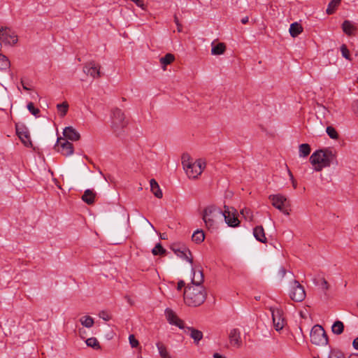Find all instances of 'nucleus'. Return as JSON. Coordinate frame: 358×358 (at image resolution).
Instances as JSON below:
<instances>
[{"instance_id":"1","label":"nucleus","mask_w":358,"mask_h":358,"mask_svg":"<svg viewBox=\"0 0 358 358\" xmlns=\"http://www.w3.org/2000/svg\"><path fill=\"white\" fill-rule=\"evenodd\" d=\"M310 162L315 166V171H320L323 168L329 167L331 164H338L336 152L331 148L316 150L311 155Z\"/></svg>"},{"instance_id":"2","label":"nucleus","mask_w":358,"mask_h":358,"mask_svg":"<svg viewBox=\"0 0 358 358\" xmlns=\"http://www.w3.org/2000/svg\"><path fill=\"white\" fill-rule=\"evenodd\" d=\"M206 292L203 285H188L184 292V300L189 306H199L206 299Z\"/></svg>"},{"instance_id":"3","label":"nucleus","mask_w":358,"mask_h":358,"mask_svg":"<svg viewBox=\"0 0 358 358\" xmlns=\"http://www.w3.org/2000/svg\"><path fill=\"white\" fill-rule=\"evenodd\" d=\"M182 164L188 178L192 179L197 178L206 166V164L202 159H199L193 162L188 154L182 155Z\"/></svg>"},{"instance_id":"4","label":"nucleus","mask_w":358,"mask_h":358,"mask_svg":"<svg viewBox=\"0 0 358 358\" xmlns=\"http://www.w3.org/2000/svg\"><path fill=\"white\" fill-rule=\"evenodd\" d=\"M128 125V120L126 119L124 112L115 108L112 110L111 128L117 136H120L124 133V129Z\"/></svg>"},{"instance_id":"5","label":"nucleus","mask_w":358,"mask_h":358,"mask_svg":"<svg viewBox=\"0 0 358 358\" xmlns=\"http://www.w3.org/2000/svg\"><path fill=\"white\" fill-rule=\"evenodd\" d=\"M310 342L316 345H326L328 343L327 335L321 325L313 327L310 333Z\"/></svg>"},{"instance_id":"6","label":"nucleus","mask_w":358,"mask_h":358,"mask_svg":"<svg viewBox=\"0 0 358 358\" xmlns=\"http://www.w3.org/2000/svg\"><path fill=\"white\" fill-rule=\"evenodd\" d=\"M222 210L219 208L211 206L206 208L203 213V220L208 229L214 228L215 219L222 215Z\"/></svg>"},{"instance_id":"7","label":"nucleus","mask_w":358,"mask_h":358,"mask_svg":"<svg viewBox=\"0 0 358 358\" xmlns=\"http://www.w3.org/2000/svg\"><path fill=\"white\" fill-rule=\"evenodd\" d=\"M268 199L271 201L272 205L286 215H289L290 201L286 196L278 194L270 195Z\"/></svg>"},{"instance_id":"8","label":"nucleus","mask_w":358,"mask_h":358,"mask_svg":"<svg viewBox=\"0 0 358 358\" xmlns=\"http://www.w3.org/2000/svg\"><path fill=\"white\" fill-rule=\"evenodd\" d=\"M306 296L304 287L299 281L293 280L289 290V296L292 300L296 302H301L305 299Z\"/></svg>"},{"instance_id":"9","label":"nucleus","mask_w":358,"mask_h":358,"mask_svg":"<svg viewBox=\"0 0 358 358\" xmlns=\"http://www.w3.org/2000/svg\"><path fill=\"white\" fill-rule=\"evenodd\" d=\"M224 208L222 215L224 217L226 223L231 227L238 226L240 222L236 215V210L234 208H229L227 206H224Z\"/></svg>"},{"instance_id":"10","label":"nucleus","mask_w":358,"mask_h":358,"mask_svg":"<svg viewBox=\"0 0 358 358\" xmlns=\"http://www.w3.org/2000/svg\"><path fill=\"white\" fill-rule=\"evenodd\" d=\"M55 149L64 156H70L74 151L73 144L63 138H58Z\"/></svg>"},{"instance_id":"11","label":"nucleus","mask_w":358,"mask_h":358,"mask_svg":"<svg viewBox=\"0 0 358 358\" xmlns=\"http://www.w3.org/2000/svg\"><path fill=\"white\" fill-rule=\"evenodd\" d=\"M15 129L16 133L20 138L22 143L27 147H31L32 143L27 128L23 124H16Z\"/></svg>"},{"instance_id":"12","label":"nucleus","mask_w":358,"mask_h":358,"mask_svg":"<svg viewBox=\"0 0 358 358\" xmlns=\"http://www.w3.org/2000/svg\"><path fill=\"white\" fill-rule=\"evenodd\" d=\"M83 72L94 78L101 77L100 66L96 64L94 61L86 63L83 66Z\"/></svg>"},{"instance_id":"13","label":"nucleus","mask_w":358,"mask_h":358,"mask_svg":"<svg viewBox=\"0 0 358 358\" xmlns=\"http://www.w3.org/2000/svg\"><path fill=\"white\" fill-rule=\"evenodd\" d=\"M174 253L179 257L186 259L190 264L193 263V258L190 250L185 245L176 246L172 248Z\"/></svg>"},{"instance_id":"14","label":"nucleus","mask_w":358,"mask_h":358,"mask_svg":"<svg viewBox=\"0 0 358 358\" xmlns=\"http://www.w3.org/2000/svg\"><path fill=\"white\" fill-rule=\"evenodd\" d=\"M272 317L274 327L276 331L282 329L285 324L282 317V312L280 309H271Z\"/></svg>"},{"instance_id":"15","label":"nucleus","mask_w":358,"mask_h":358,"mask_svg":"<svg viewBox=\"0 0 358 358\" xmlns=\"http://www.w3.org/2000/svg\"><path fill=\"white\" fill-rule=\"evenodd\" d=\"M229 341L230 344L235 348H240L242 345L241 331L238 329H232L229 334Z\"/></svg>"},{"instance_id":"16","label":"nucleus","mask_w":358,"mask_h":358,"mask_svg":"<svg viewBox=\"0 0 358 358\" xmlns=\"http://www.w3.org/2000/svg\"><path fill=\"white\" fill-rule=\"evenodd\" d=\"M166 315L167 320L171 324L178 327L180 329H185L183 325L184 322L182 320L179 319L175 313L171 309L166 310Z\"/></svg>"},{"instance_id":"17","label":"nucleus","mask_w":358,"mask_h":358,"mask_svg":"<svg viewBox=\"0 0 358 358\" xmlns=\"http://www.w3.org/2000/svg\"><path fill=\"white\" fill-rule=\"evenodd\" d=\"M63 135L65 139H69L73 141H78L80 138V134L73 127H66L63 131Z\"/></svg>"},{"instance_id":"18","label":"nucleus","mask_w":358,"mask_h":358,"mask_svg":"<svg viewBox=\"0 0 358 358\" xmlns=\"http://www.w3.org/2000/svg\"><path fill=\"white\" fill-rule=\"evenodd\" d=\"M193 277L190 285H202L203 282V271L200 268H192Z\"/></svg>"},{"instance_id":"19","label":"nucleus","mask_w":358,"mask_h":358,"mask_svg":"<svg viewBox=\"0 0 358 358\" xmlns=\"http://www.w3.org/2000/svg\"><path fill=\"white\" fill-rule=\"evenodd\" d=\"M95 197L96 192L92 189H87L84 192L81 199L87 204L92 205L94 203Z\"/></svg>"},{"instance_id":"20","label":"nucleus","mask_w":358,"mask_h":358,"mask_svg":"<svg viewBox=\"0 0 358 358\" xmlns=\"http://www.w3.org/2000/svg\"><path fill=\"white\" fill-rule=\"evenodd\" d=\"M253 235L258 241L263 243H266L267 242L264 229L262 226H257L253 230Z\"/></svg>"},{"instance_id":"21","label":"nucleus","mask_w":358,"mask_h":358,"mask_svg":"<svg viewBox=\"0 0 358 358\" xmlns=\"http://www.w3.org/2000/svg\"><path fill=\"white\" fill-rule=\"evenodd\" d=\"M186 329L189 332V336L194 340V343L199 344V341L203 338L202 331L193 327H187Z\"/></svg>"},{"instance_id":"22","label":"nucleus","mask_w":358,"mask_h":358,"mask_svg":"<svg viewBox=\"0 0 358 358\" xmlns=\"http://www.w3.org/2000/svg\"><path fill=\"white\" fill-rule=\"evenodd\" d=\"M150 190L153 194L158 199L162 198L163 194L157 182L155 179H151L150 181Z\"/></svg>"},{"instance_id":"23","label":"nucleus","mask_w":358,"mask_h":358,"mask_svg":"<svg viewBox=\"0 0 358 358\" xmlns=\"http://www.w3.org/2000/svg\"><path fill=\"white\" fill-rule=\"evenodd\" d=\"M342 29L345 34L352 36L356 30V27L348 20H345L342 24Z\"/></svg>"},{"instance_id":"24","label":"nucleus","mask_w":358,"mask_h":358,"mask_svg":"<svg viewBox=\"0 0 358 358\" xmlns=\"http://www.w3.org/2000/svg\"><path fill=\"white\" fill-rule=\"evenodd\" d=\"M303 31L302 26L298 22L291 24L289 27V33L292 37H296Z\"/></svg>"},{"instance_id":"25","label":"nucleus","mask_w":358,"mask_h":358,"mask_svg":"<svg viewBox=\"0 0 358 358\" xmlns=\"http://www.w3.org/2000/svg\"><path fill=\"white\" fill-rule=\"evenodd\" d=\"M156 346L158 349L159 354L161 358H171L169 351L167 350L166 347L162 342H157L156 343Z\"/></svg>"},{"instance_id":"26","label":"nucleus","mask_w":358,"mask_h":358,"mask_svg":"<svg viewBox=\"0 0 358 358\" xmlns=\"http://www.w3.org/2000/svg\"><path fill=\"white\" fill-rule=\"evenodd\" d=\"M205 234L203 230L197 229L195 231L192 236V241L199 244L202 243L204 241Z\"/></svg>"},{"instance_id":"27","label":"nucleus","mask_w":358,"mask_h":358,"mask_svg":"<svg viewBox=\"0 0 358 358\" xmlns=\"http://www.w3.org/2000/svg\"><path fill=\"white\" fill-rule=\"evenodd\" d=\"M344 330V324L341 321H336L332 327L331 331L334 334L340 335L343 332Z\"/></svg>"},{"instance_id":"28","label":"nucleus","mask_w":358,"mask_h":358,"mask_svg":"<svg viewBox=\"0 0 358 358\" xmlns=\"http://www.w3.org/2000/svg\"><path fill=\"white\" fill-rule=\"evenodd\" d=\"M175 60V56L171 53H167L164 57H161L159 61L160 63L163 65L164 69H165V66L168 64H171Z\"/></svg>"},{"instance_id":"29","label":"nucleus","mask_w":358,"mask_h":358,"mask_svg":"<svg viewBox=\"0 0 358 358\" xmlns=\"http://www.w3.org/2000/svg\"><path fill=\"white\" fill-rule=\"evenodd\" d=\"M341 2V0H331L328 4L326 13L328 15L333 14L336 10L337 7L340 5Z\"/></svg>"},{"instance_id":"30","label":"nucleus","mask_w":358,"mask_h":358,"mask_svg":"<svg viewBox=\"0 0 358 358\" xmlns=\"http://www.w3.org/2000/svg\"><path fill=\"white\" fill-rule=\"evenodd\" d=\"M226 45L223 43H219L211 49V53L214 55H220L225 52Z\"/></svg>"},{"instance_id":"31","label":"nucleus","mask_w":358,"mask_h":358,"mask_svg":"<svg viewBox=\"0 0 358 358\" xmlns=\"http://www.w3.org/2000/svg\"><path fill=\"white\" fill-rule=\"evenodd\" d=\"M310 146L308 143H303L299 145V156L302 157H306L308 156L310 153Z\"/></svg>"},{"instance_id":"32","label":"nucleus","mask_w":358,"mask_h":358,"mask_svg":"<svg viewBox=\"0 0 358 358\" xmlns=\"http://www.w3.org/2000/svg\"><path fill=\"white\" fill-rule=\"evenodd\" d=\"M80 322L83 327H87V328L92 327L94 324V319L91 316H89V315H85V316L80 317Z\"/></svg>"},{"instance_id":"33","label":"nucleus","mask_w":358,"mask_h":358,"mask_svg":"<svg viewBox=\"0 0 358 358\" xmlns=\"http://www.w3.org/2000/svg\"><path fill=\"white\" fill-rule=\"evenodd\" d=\"M9 59L3 55L0 54V70H6L10 68Z\"/></svg>"},{"instance_id":"34","label":"nucleus","mask_w":358,"mask_h":358,"mask_svg":"<svg viewBox=\"0 0 358 358\" xmlns=\"http://www.w3.org/2000/svg\"><path fill=\"white\" fill-rule=\"evenodd\" d=\"M85 343L88 347H91L93 349H95V350L101 349V345L96 338L92 337V338H87L85 341Z\"/></svg>"},{"instance_id":"35","label":"nucleus","mask_w":358,"mask_h":358,"mask_svg":"<svg viewBox=\"0 0 358 358\" xmlns=\"http://www.w3.org/2000/svg\"><path fill=\"white\" fill-rule=\"evenodd\" d=\"M57 108L60 113L62 117L66 115L69 108V104L66 101L63 102L62 103H59L57 105Z\"/></svg>"},{"instance_id":"36","label":"nucleus","mask_w":358,"mask_h":358,"mask_svg":"<svg viewBox=\"0 0 358 358\" xmlns=\"http://www.w3.org/2000/svg\"><path fill=\"white\" fill-rule=\"evenodd\" d=\"M327 134L328 136L332 138V139H338V134L335 129L334 127L331 126H328L326 129Z\"/></svg>"},{"instance_id":"37","label":"nucleus","mask_w":358,"mask_h":358,"mask_svg":"<svg viewBox=\"0 0 358 358\" xmlns=\"http://www.w3.org/2000/svg\"><path fill=\"white\" fill-rule=\"evenodd\" d=\"M241 214L248 221H252L253 215L252 210L248 208H244L241 210Z\"/></svg>"},{"instance_id":"38","label":"nucleus","mask_w":358,"mask_h":358,"mask_svg":"<svg viewBox=\"0 0 358 358\" xmlns=\"http://www.w3.org/2000/svg\"><path fill=\"white\" fill-rule=\"evenodd\" d=\"M152 252L154 255H163L166 253V250L162 247L161 243H157L152 249Z\"/></svg>"},{"instance_id":"39","label":"nucleus","mask_w":358,"mask_h":358,"mask_svg":"<svg viewBox=\"0 0 358 358\" xmlns=\"http://www.w3.org/2000/svg\"><path fill=\"white\" fill-rule=\"evenodd\" d=\"M341 51L343 57H345L346 59L351 60L350 52L346 45L343 44L341 46Z\"/></svg>"},{"instance_id":"40","label":"nucleus","mask_w":358,"mask_h":358,"mask_svg":"<svg viewBox=\"0 0 358 358\" xmlns=\"http://www.w3.org/2000/svg\"><path fill=\"white\" fill-rule=\"evenodd\" d=\"M27 109L29 111L34 115L37 116L38 114L40 113V110L38 108H36L34 107V105L32 102H29L27 104Z\"/></svg>"},{"instance_id":"41","label":"nucleus","mask_w":358,"mask_h":358,"mask_svg":"<svg viewBox=\"0 0 358 358\" xmlns=\"http://www.w3.org/2000/svg\"><path fill=\"white\" fill-rule=\"evenodd\" d=\"M328 358H345L343 353L341 351L333 350L329 353Z\"/></svg>"},{"instance_id":"42","label":"nucleus","mask_w":358,"mask_h":358,"mask_svg":"<svg viewBox=\"0 0 358 358\" xmlns=\"http://www.w3.org/2000/svg\"><path fill=\"white\" fill-rule=\"evenodd\" d=\"M129 341L132 348H136L139 345L138 340L136 339L135 336L133 334L129 336Z\"/></svg>"},{"instance_id":"43","label":"nucleus","mask_w":358,"mask_h":358,"mask_svg":"<svg viewBox=\"0 0 358 358\" xmlns=\"http://www.w3.org/2000/svg\"><path fill=\"white\" fill-rule=\"evenodd\" d=\"M99 317L105 321H108L111 319V316L106 311H101L99 313Z\"/></svg>"},{"instance_id":"44","label":"nucleus","mask_w":358,"mask_h":358,"mask_svg":"<svg viewBox=\"0 0 358 358\" xmlns=\"http://www.w3.org/2000/svg\"><path fill=\"white\" fill-rule=\"evenodd\" d=\"M351 106L353 112L358 115V100L353 101Z\"/></svg>"},{"instance_id":"45","label":"nucleus","mask_w":358,"mask_h":358,"mask_svg":"<svg viewBox=\"0 0 358 358\" xmlns=\"http://www.w3.org/2000/svg\"><path fill=\"white\" fill-rule=\"evenodd\" d=\"M174 22L177 25V29L178 32H181L182 29V24L179 22L178 18L176 15L174 16Z\"/></svg>"},{"instance_id":"46","label":"nucleus","mask_w":358,"mask_h":358,"mask_svg":"<svg viewBox=\"0 0 358 358\" xmlns=\"http://www.w3.org/2000/svg\"><path fill=\"white\" fill-rule=\"evenodd\" d=\"M288 173H289V176L290 179H291V180H292V186H293V187H294V189H296V187H297L296 181L294 180V176H293V175H292V172H291L289 170H288Z\"/></svg>"},{"instance_id":"47","label":"nucleus","mask_w":358,"mask_h":358,"mask_svg":"<svg viewBox=\"0 0 358 358\" xmlns=\"http://www.w3.org/2000/svg\"><path fill=\"white\" fill-rule=\"evenodd\" d=\"M185 285V283L183 280H180L178 282V285H177V289L178 290H181Z\"/></svg>"},{"instance_id":"48","label":"nucleus","mask_w":358,"mask_h":358,"mask_svg":"<svg viewBox=\"0 0 358 358\" xmlns=\"http://www.w3.org/2000/svg\"><path fill=\"white\" fill-rule=\"evenodd\" d=\"M278 274L281 278H283L286 274V270L283 267H281L278 271Z\"/></svg>"},{"instance_id":"49","label":"nucleus","mask_w":358,"mask_h":358,"mask_svg":"<svg viewBox=\"0 0 358 358\" xmlns=\"http://www.w3.org/2000/svg\"><path fill=\"white\" fill-rule=\"evenodd\" d=\"M352 346L355 350H358V337L354 339L352 342Z\"/></svg>"},{"instance_id":"50","label":"nucleus","mask_w":358,"mask_h":358,"mask_svg":"<svg viewBox=\"0 0 358 358\" xmlns=\"http://www.w3.org/2000/svg\"><path fill=\"white\" fill-rule=\"evenodd\" d=\"M322 286H323V287H324V289H328V288H329L328 282H327V281L326 280H324H324H323V281H322Z\"/></svg>"},{"instance_id":"51","label":"nucleus","mask_w":358,"mask_h":358,"mask_svg":"<svg viewBox=\"0 0 358 358\" xmlns=\"http://www.w3.org/2000/svg\"><path fill=\"white\" fill-rule=\"evenodd\" d=\"M213 358H226V357L221 355L220 354L216 352V353H214Z\"/></svg>"},{"instance_id":"52","label":"nucleus","mask_w":358,"mask_h":358,"mask_svg":"<svg viewBox=\"0 0 358 358\" xmlns=\"http://www.w3.org/2000/svg\"><path fill=\"white\" fill-rule=\"evenodd\" d=\"M21 83H22V87H23V89H24V90H27V91H29V90H31V88L28 87L27 86V85H25V84L24 83V82H23V81H21Z\"/></svg>"},{"instance_id":"53","label":"nucleus","mask_w":358,"mask_h":358,"mask_svg":"<svg viewBox=\"0 0 358 358\" xmlns=\"http://www.w3.org/2000/svg\"><path fill=\"white\" fill-rule=\"evenodd\" d=\"M248 17H244L243 18L241 19V22L245 24L248 22Z\"/></svg>"},{"instance_id":"54","label":"nucleus","mask_w":358,"mask_h":358,"mask_svg":"<svg viewBox=\"0 0 358 358\" xmlns=\"http://www.w3.org/2000/svg\"><path fill=\"white\" fill-rule=\"evenodd\" d=\"M85 333V331L84 329H79V334H80V336H82L83 334H84Z\"/></svg>"},{"instance_id":"55","label":"nucleus","mask_w":358,"mask_h":358,"mask_svg":"<svg viewBox=\"0 0 358 358\" xmlns=\"http://www.w3.org/2000/svg\"><path fill=\"white\" fill-rule=\"evenodd\" d=\"M160 238L162 239H166V234H162L160 235Z\"/></svg>"},{"instance_id":"56","label":"nucleus","mask_w":358,"mask_h":358,"mask_svg":"<svg viewBox=\"0 0 358 358\" xmlns=\"http://www.w3.org/2000/svg\"><path fill=\"white\" fill-rule=\"evenodd\" d=\"M260 296H255V299L257 300V301H259L260 300Z\"/></svg>"},{"instance_id":"57","label":"nucleus","mask_w":358,"mask_h":358,"mask_svg":"<svg viewBox=\"0 0 358 358\" xmlns=\"http://www.w3.org/2000/svg\"><path fill=\"white\" fill-rule=\"evenodd\" d=\"M351 358H358V355H355L352 356Z\"/></svg>"},{"instance_id":"58","label":"nucleus","mask_w":358,"mask_h":358,"mask_svg":"<svg viewBox=\"0 0 358 358\" xmlns=\"http://www.w3.org/2000/svg\"><path fill=\"white\" fill-rule=\"evenodd\" d=\"M315 358H320V357H315Z\"/></svg>"}]
</instances>
